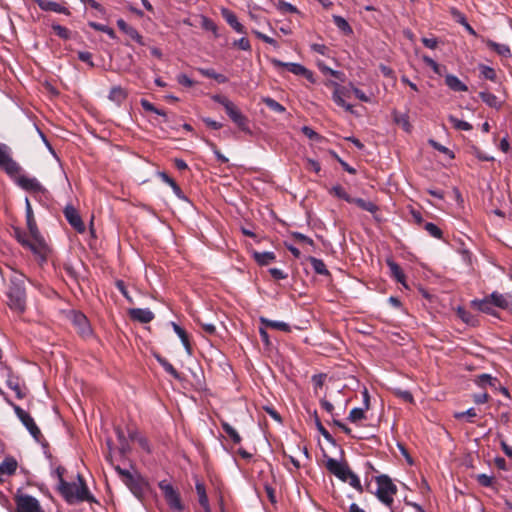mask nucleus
Returning <instances> with one entry per match:
<instances>
[{"label": "nucleus", "instance_id": "f03ea898", "mask_svg": "<svg viewBox=\"0 0 512 512\" xmlns=\"http://www.w3.org/2000/svg\"><path fill=\"white\" fill-rule=\"evenodd\" d=\"M10 284L6 296L8 298L9 308L18 313L22 314L26 310V289H25V275L22 273L14 274L9 279Z\"/></svg>", "mask_w": 512, "mask_h": 512}, {"label": "nucleus", "instance_id": "9d476101", "mask_svg": "<svg viewBox=\"0 0 512 512\" xmlns=\"http://www.w3.org/2000/svg\"><path fill=\"white\" fill-rule=\"evenodd\" d=\"M270 62L276 68L284 67L289 72L293 73L294 75L303 76L304 78H306L311 83L315 82V78H314L313 72L311 70L307 69L302 64L291 63V62H283V61H281L279 59H276V58H272L270 60Z\"/></svg>", "mask_w": 512, "mask_h": 512}, {"label": "nucleus", "instance_id": "69168bd1", "mask_svg": "<svg viewBox=\"0 0 512 512\" xmlns=\"http://www.w3.org/2000/svg\"><path fill=\"white\" fill-rule=\"evenodd\" d=\"M476 480L479 483V485L483 487H490L493 483V476H489L486 474H478L476 476Z\"/></svg>", "mask_w": 512, "mask_h": 512}, {"label": "nucleus", "instance_id": "774afa93", "mask_svg": "<svg viewBox=\"0 0 512 512\" xmlns=\"http://www.w3.org/2000/svg\"><path fill=\"white\" fill-rule=\"evenodd\" d=\"M233 46L238 47L239 49L244 50V51L251 50L250 41L246 37H242L238 40H235L233 43Z\"/></svg>", "mask_w": 512, "mask_h": 512}, {"label": "nucleus", "instance_id": "338daca9", "mask_svg": "<svg viewBox=\"0 0 512 512\" xmlns=\"http://www.w3.org/2000/svg\"><path fill=\"white\" fill-rule=\"evenodd\" d=\"M394 393L397 397L401 398L405 402L414 403V398L410 391L396 389Z\"/></svg>", "mask_w": 512, "mask_h": 512}, {"label": "nucleus", "instance_id": "09e8293b", "mask_svg": "<svg viewBox=\"0 0 512 512\" xmlns=\"http://www.w3.org/2000/svg\"><path fill=\"white\" fill-rule=\"evenodd\" d=\"M448 120L453 125V127L457 130L470 131L473 128L470 123L460 120L453 115H450L448 117Z\"/></svg>", "mask_w": 512, "mask_h": 512}, {"label": "nucleus", "instance_id": "c756f323", "mask_svg": "<svg viewBox=\"0 0 512 512\" xmlns=\"http://www.w3.org/2000/svg\"><path fill=\"white\" fill-rule=\"evenodd\" d=\"M195 489L198 495L199 504L203 507L205 512H211L209 499L206 494L205 485L203 482L197 481L195 484Z\"/></svg>", "mask_w": 512, "mask_h": 512}, {"label": "nucleus", "instance_id": "c9c22d12", "mask_svg": "<svg viewBox=\"0 0 512 512\" xmlns=\"http://www.w3.org/2000/svg\"><path fill=\"white\" fill-rule=\"evenodd\" d=\"M157 362L163 367L165 372H167L169 375H171L176 380H181L182 377L180 373L174 368V366L164 357L160 355H156Z\"/></svg>", "mask_w": 512, "mask_h": 512}, {"label": "nucleus", "instance_id": "2f4dec72", "mask_svg": "<svg viewBox=\"0 0 512 512\" xmlns=\"http://www.w3.org/2000/svg\"><path fill=\"white\" fill-rule=\"evenodd\" d=\"M476 383L483 388L490 386L493 389H497V386H500V381L498 378L493 377L487 373L478 375L476 378Z\"/></svg>", "mask_w": 512, "mask_h": 512}, {"label": "nucleus", "instance_id": "0eeeda50", "mask_svg": "<svg viewBox=\"0 0 512 512\" xmlns=\"http://www.w3.org/2000/svg\"><path fill=\"white\" fill-rule=\"evenodd\" d=\"M158 486L172 512H183L184 506L179 492L167 480L160 481Z\"/></svg>", "mask_w": 512, "mask_h": 512}, {"label": "nucleus", "instance_id": "e433bc0d", "mask_svg": "<svg viewBox=\"0 0 512 512\" xmlns=\"http://www.w3.org/2000/svg\"><path fill=\"white\" fill-rule=\"evenodd\" d=\"M490 300L493 302V305L495 307L501 308V309H507L509 307V299L510 297L498 292H493L488 296Z\"/></svg>", "mask_w": 512, "mask_h": 512}, {"label": "nucleus", "instance_id": "39448f33", "mask_svg": "<svg viewBox=\"0 0 512 512\" xmlns=\"http://www.w3.org/2000/svg\"><path fill=\"white\" fill-rule=\"evenodd\" d=\"M375 482L377 484V490L375 492L376 497L382 504L393 510V497L398 492L397 486L393 483L392 479L386 474L376 476Z\"/></svg>", "mask_w": 512, "mask_h": 512}, {"label": "nucleus", "instance_id": "e2e57ef3", "mask_svg": "<svg viewBox=\"0 0 512 512\" xmlns=\"http://www.w3.org/2000/svg\"><path fill=\"white\" fill-rule=\"evenodd\" d=\"M115 286L119 290V292L126 298V300L129 303H133V299L130 296V294H129L128 290H127L126 284H125V282L123 280H120V279L116 280Z\"/></svg>", "mask_w": 512, "mask_h": 512}, {"label": "nucleus", "instance_id": "20e7f679", "mask_svg": "<svg viewBox=\"0 0 512 512\" xmlns=\"http://www.w3.org/2000/svg\"><path fill=\"white\" fill-rule=\"evenodd\" d=\"M115 471L120 476L122 482L129 488L131 493L138 499H142L149 487L148 482L139 473H131L127 469L120 466L114 467Z\"/></svg>", "mask_w": 512, "mask_h": 512}, {"label": "nucleus", "instance_id": "4468645a", "mask_svg": "<svg viewBox=\"0 0 512 512\" xmlns=\"http://www.w3.org/2000/svg\"><path fill=\"white\" fill-rule=\"evenodd\" d=\"M326 468L340 480L344 482L348 481L351 470L346 463H341L334 458H328L326 461Z\"/></svg>", "mask_w": 512, "mask_h": 512}, {"label": "nucleus", "instance_id": "bb28decb", "mask_svg": "<svg viewBox=\"0 0 512 512\" xmlns=\"http://www.w3.org/2000/svg\"><path fill=\"white\" fill-rule=\"evenodd\" d=\"M445 84L455 92H466L468 87L457 76L447 74L445 76Z\"/></svg>", "mask_w": 512, "mask_h": 512}, {"label": "nucleus", "instance_id": "7ed1b4c3", "mask_svg": "<svg viewBox=\"0 0 512 512\" xmlns=\"http://www.w3.org/2000/svg\"><path fill=\"white\" fill-rule=\"evenodd\" d=\"M211 99L222 105L225 109L226 114L230 118V120L243 132L251 134V130L249 127V120L247 116H245L240 109L236 106L234 102H232L228 97L215 94L211 96Z\"/></svg>", "mask_w": 512, "mask_h": 512}, {"label": "nucleus", "instance_id": "37998d69", "mask_svg": "<svg viewBox=\"0 0 512 512\" xmlns=\"http://www.w3.org/2000/svg\"><path fill=\"white\" fill-rule=\"evenodd\" d=\"M478 69L480 72V77L492 82L497 80V74L494 68L484 64H479Z\"/></svg>", "mask_w": 512, "mask_h": 512}, {"label": "nucleus", "instance_id": "393cba45", "mask_svg": "<svg viewBox=\"0 0 512 512\" xmlns=\"http://www.w3.org/2000/svg\"><path fill=\"white\" fill-rule=\"evenodd\" d=\"M386 264L390 270L391 276L399 283L405 285L406 276L398 263L392 259H387Z\"/></svg>", "mask_w": 512, "mask_h": 512}, {"label": "nucleus", "instance_id": "052dcab7", "mask_svg": "<svg viewBox=\"0 0 512 512\" xmlns=\"http://www.w3.org/2000/svg\"><path fill=\"white\" fill-rule=\"evenodd\" d=\"M429 144H430L434 149H436L437 151H439V152H441V153H444V154L448 155V157H449V158H451V159H453V158H454V154H453V152H452L449 148H447V147L443 146L442 144L438 143L437 141H435V140H433V139H430V140H429Z\"/></svg>", "mask_w": 512, "mask_h": 512}, {"label": "nucleus", "instance_id": "8fccbe9b", "mask_svg": "<svg viewBox=\"0 0 512 512\" xmlns=\"http://www.w3.org/2000/svg\"><path fill=\"white\" fill-rule=\"evenodd\" d=\"M423 228L428 232V234L436 239H442L443 238V232L442 230L434 223L432 222H425L423 225Z\"/></svg>", "mask_w": 512, "mask_h": 512}, {"label": "nucleus", "instance_id": "c85d7f7f", "mask_svg": "<svg viewBox=\"0 0 512 512\" xmlns=\"http://www.w3.org/2000/svg\"><path fill=\"white\" fill-rule=\"evenodd\" d=\"M171 326H172L174 332L180 338V340H181V342H182L186 352L189 355H191L192 354V346H191V343H190L189 336H188L187 332L180 325H178L175 322H171Z\"/></svg>", "mask_w": 512, "mask_h": 512}, {"label": "nucleus", "instance_id": "49530a36", "mask_svg": "<svg viewBox=\"0 0 512 512\" xmlns=\"http://www.w3.org/2000/svg\"><path fill=\"white\" fill-rule=\"evenodd\" d=\"M140 103H141L142 108L145 111L153 112L157 115H160L164 118L165 122L167 121V114L164 110L158 109L154 104H152L151 102H149L146 99H141Z\"/></svg>", "mask_w": 512, "mask_h": 512}, {"label": "nucleus", "instance_id": "f257e3e1", "mask_svg": "<svg viewBox=\"0 0 512 512\" xmlns=\"http://www.w3.org/2000/svg\"><path fill=\"white\" fill-rule=\"evenodd\" d=\"M78 483L63 481L62 486L58 488L59 493L68 504L79 502L98 503L96 498L90 493L82 475H77Z\"/></svg>", "mask_w": 512, "mask_h": 512}, {"label": "nucleus", "instance_id": "58836bf2", "mask_svg": "<svg viewBox=\"0 0 512 512\" xmlns=\"http://www.w3.org/2000/svg\"><path fill=\"white\" fill-rule=\"evenodd\" d=\"M260 322L265 327L273 328V329L280 330V331H283V332H290L291 331V328H290L289 324H287L285 322H282V321H274V320L267 319L265 317H261L260 318Z\"/></svg>", "mask_w": 512, "mask_h": 512}, {"label": "nucleus", "instance_id": "f3484780", "mask_svg": "<svg viewBox=\"0 0 512 512\" xmlns=\"http://www.w3.org/2000/svg\"><path fill=\"white\" fill-rule=\"evenodd\" d=\"M128 315L133 321L139 323H149L154 319V313L148 308H131L128 310Z\"/></svg>", "mask_w": 512, "mask_h": 512}, {"label": "nucleus", "instance_id": "f704fd0d", "mask_svg": "<svg viewBox=\"0 0 512 512\" xmlns=\"http://www.w3.org/2000/svg\"><path fill=\"white\" fill-rule=\"evenodd\" d=\"M456 314L467 325L473 327L478 325L479 321L477 317L474 316L471 312L467 311L465 308L459 306L456 310Z\"/></svg>", "mask_w": 512, "mask_h": 512}, {"label": "nucleus", "instance_id": "7c9ffc66", "mask_svg": "<svg viewBox=\"0 0 512 512\" xmlns=\"http://www.w3.org/2000/svg\"><path fill=\"white\" fill-rule=\"evenodd\" d=\"M74 323L78 326L79 333L82 336H89L92 334V330L90 328L88 319L84 314H82V313L76 314L74 317Z\"/></svg>", "mask_w": 512, "mask_h": 512}, {"label": "nucleus", "instance_id": "b1692460", "mask_svg": "<svg viewBox=\"0 0 512 512\" xmlns=\"http://www.w3.org/2000/svg\"><path fill=\"white\" fill-rule=\"evenodd\" d=\"M488 48L496 52L498 55L509 58L512 56L511 49L506 44H500L493 40L487 39L483 40Z\"/></svg>", "mask_w": 512, "mask_h": 512}, {"label": "nucleus", "instance_id": "a878e982", "mask_svg": "<svg viewBox=\"0 0 512 512\" xmlns=\"http://www.w3.org/2000/svg\"><path fill=\"white\" fill-rule=\"evenodd\" d=\"M25 213H26V222L27 228L30 234H38L39 230L37 228L36 221L34 219L33 210L28 198L25 199Z\"/></svg>", "mask_w": 512, "mask_h": 512}, {"label": "nucleus", "instance_id": "864d4df0", "mask_svg": "<svg viewBox=\"0 0 512 512\" xmlns=\"http://www.w3.org/2000/svg\"><path fill=\"white\" fill-rule=\"evenodd\" d=\"M89 26L92 27L96 31H101L103 33H106L111 39L116 38L115 31L107 25L96 23V22H89Z\"/></svg>", "mask_w": 512, "mask_h": 512}, {"label": "nucleus", "instance_id": "de8ad7c7", "mask_svg": "<svg viewBox=\"0 0 512 512\" xmlns=\"http://www.w3.org/2000/svg\"><path fill=\"white\" fill-rule=\"evenodd\" d=\"M262 102L272 111L276 113H284L286 111L285 107L280 104L278 101L271 97H265L262 99Z\"/></svg>", "mask_w": 512, "mask_h": 512}, {"label": "nucleus", "instance_id": "1a4fd4ad", "mask_svg": "<svg viewBox=\"0 0 512 512\" xmlns=\"http://www.w3.org/2000/svg\"><path fill=\"white\" fill-rule=\"evenodd\" d=\"M0 168L9 176L16 177L21 166L10 156V149L6 144L0 143Z\"/></svg>", "mask_w": 512, "mask_h": 512}, {"label": "nucleus", "instance_id": "dca6fc26", "mask_svg": "<svg viewBox=\"0 0 512 512\" xmlns=\"http://www.w3.org/2000/svg\"><path fill=\"white\" fill-rule=\"evenodd\" d=\"M64 216L67 222L78 232H85V225L82 221L81 216L78 211L71 205H68L64 209Z\"/></svg>", "mask_w": 512, "mask_h": 512}, {"label": "nucleus", "instance_id": "72a5a7b5", "mask_svg": "<svg viewBox=\"0 0 512 512\" xmlns=\"http://www.w3.org/2000/svg\"><path fill=\"white\" fill-rule=\"evenodd\" d=\"M479 97L491 108L500 109L502 107V103L499 101L498 97L488 91L479 92Z\"/></svg>", "mask_w": 512, "mask_h": 512}, {"label": "nucleus", "instance_id": "a19ab883", "mask_svg": "<svg viewBox=\"0 0 512 512\" xmlns=\"http://www.w3.org/2000/svg\"><path fill=\"white\" fill-rule=\"evenodd\" d=\"M393 120L396 124L400 125L404 131H411V124L409 122V115L407 113H399L397 111L392 112Z\"/></svg>", "mask_w": 512, "mask_h": 512}, {"label": "nucleus", "instance_id": "79ce46f5", "mask_svg": "<svg viewBox=\"0 0 512 512\" xmlns=\"http://www.w3.org/2000/svg\"><path fill=\"white\" fill-rule=\"evenodd\" d=\"M221 427L234 444L241 443L242 438L240 434L228 422L221 421Z\"/></svg>", "mask_w": 512, "mask_h": 512}, {"label": "nucleus", "instance_id": "a211bd4d", "mask_svg": "<svg viewBox=\"0 0 512 512\" xmlns=\"http://www.w3.org/2000/svg\"><path fill=\"white\" fill-rule=\"evenodd\" d=\"M34 2L43 11H51L59 14L70 15V11L67 7L60 5L59 3L52 0H34Z\"/></svg>", "mask_w": 512, "mask_h": 512}, {"label": "nucleus", "instance_id": "13d9d810", "mask_svg": "<svg viewBox=\"0 0 512 512\" xmlns=\"http://www.w3.org/2000/svg\"><path fill=\"white\" fill-rule=\"evenodd\" d=\"M63 269L66 274L70 277V279L76 283L80 280V274L77 269L71 263H65L63 265Z\"/></svg>", "mask_w": 512, "mask_h": 512}, {"label": "nucleus", "instance_id": "473e14b6", "mask_svg": "<svg viewBox=\"0 0 512 512\" xmlns=\"http://www.w3.org/2000/svg\"><path fill=\"white\" fill-rule=\"evenodd\" d=\"M159 177L162 179L163 182H165L166 184L169 185V187L172 188L174 194L179 198V199H186L182 189L180 188V186L176 183V181L171 178L167 173L165 172H159Z\"/></svg>", "mask_w": 512, "mask_h": 512}, {"label": "nucleus", "instance_id": "f8f14e48", "mask_svg": "<svg viewBox=\"0 0 512 512\" xmlns=\"http://www.w3.org/2000/svg\"><path fill=\"white\" fill-rule=\"evenodd\" d=\"M31 239L23 242V247L31 250L35 255H37L41 261H45L47 255L49 253V248L41 236L40 232L38 234H30Z\"/></svg>", "mask_w": 512, "mask_h": 512}, {"label": "nucleus", "instance_id": "ea45409f", "mask_svg": "<svg viewBox=\"0 0 512 512\" xmlns=\"http://www.w3.org/2000/svg\"><path fill=\"white\" fill-rule=\"evenodd\" d=\"M350 203H353V204L357 205L359 208H361L362 210L368 211L372 214L377 213L379 210V207L375 203H373L371 201H366L362 198H354L353 197Z\"/></svg>", "mask_w": 512, "mask_h": 512}, {"label": "nucleus", "instance_id": "bf43d9fd", "mask_svg": "<svg viewBox=\"0 0 512 512\" xmlns=\"http://www.w3.org/2000/svg\"><path fill=\"white\" fill-rule=\"evenodd\" d=\"M277 9L282 13H298V9L294 5L284 0H279Z\"/></svg>", "mask_w": 512, "mask_h": 512}, {"label": "nucleus", "instance_id": "9b49d317", "mask_svg": "<svg viewBox=\"0 0 512 512\" xmlns=\"http://www.w3.org/2000/svg\"><path fill=\"white\" fill-rule=\"evenodd\" d=\"M16 511L15 512H43L39 501L28 494L15 495Z\"/></svg>", "mask_w": 512, "mask_h": 512}, {"label": "nucleus", "instance_id": "423d86ee", "mask_svg": "<svg viewBox=\"0 0 512 512\" xmlns=\"http://www.w3.org/2000/svg\"><path fill=\"white\" fill-rule=\"evenodd\" d=\"M0 375L1 377L5 378L7 387L15 392V395L18 399H23L26 397L25 384L21 383L20 376L15 374L10 366L1 363Z\"/></svg>", "mask_w": 512, "mask_h": 512}, {"label": "nucleus", "instance_id": "3c124183", "mask_svg": "<svg viewBox=\"0 0 512 512\" xmlns=\"http://www.w3.org/2000/svg\"><path fill=\"white\" fill-rule=\"evenodd\" d=\"M115 432L119 441L120 452L124 455L129 451V443L120 427L115 428Z\"/></svg>", "mask_w": 512, "mask_h": 512}, {"label": "nucleus", "instance_id": "ddd939ff", "mask_svg": "<svg viewBox=\"0 0 512 512\" xmlns=\"http://www.w3.org/2000/svg\"><path fill=\"white\" fill-rule=\"evenodd\" d=\"M334 90L332 93V100L337 104L339 107H342L345 109V111L355 114L354 107L352 104L347 103V99L351 97V91L346 86H342L336 82L332 83Z\"/></svg>", "mask_w": 512, "mask_h": 512}, {"label": "nucleus", "instance_id": "6e6552de", "mask_svg": "<svg viewBox=\"0 0 512 512\" xmlns=\"http://www.w3.org/2000/svg\"><path fill=\"white\" fill-rule=\"evenodd\" d=\"M8 404L13 408L15 414L21 421V423L26 427V429L29 431L31 436L37 441L40 442L42 438V433L38 426L36 425L34 419L31 417V415L23 410L20 406L16 405L12 401H8Z\"/></svg>", "mask_w": 512, "mask_h": 512}, {"label": "nucleus", "instance_id": "0e129e2a", "mask_svg": "<svg viewBox=\"0 0 512 512\" xmlns=\"http://www.w3.org/2000/svg\"><path fill=\"white\" fill-rule=\"evenodd\" d=\"M302 133L310 140L320 141L321 136L309 126H303L301 128Z\"/></svg>", "mask_w": 512, "mask_h": 512}, {"label": "nucleus", "instance_id": "2eb2a0df", "mask_svg": "<svg viewBox=\"0 0 512 512\" xmlns=\"http://www.w3.org/2000/svg\"><path fill=\"white\" fill-rule=\"evenodd\" d=\"M12 178L15 179L16 183L25 191L34 193H40L44 191L43 186L36 178H29L27 176L21 175V172L16 175V177Z\"/></svg>", "mask_w": 512, "mask_h": 512}, {"label": "nucleus", "instance_id": "680f3d73", "mask_svg": "<svg viewBox=\"0 0 512 512\" xmlns=\"http://www.w3.org/2000/svg\"><path fill=\"white\" fill-rule=\"evenodd\" d=\"M207 145L211 148V150L213 151V153L215 154L218 162H220L221 164H226L228 163V158L226 156H224L220 150L217 148L216 144H214L213 142L211 141H206Z\"/></svg>", "mask_w": 512, "mask_h": 512}, {"label": "nucleus", "instance_id": "5fc2aeb1", "mask_svg": "<svg viewBox=\"0 0 512 512\" xmlns=\"http://www.w3.org/2000/svg\"><path fill=\"white\" fill-rule=\"evenodd\" d=\"M365 410L364 408H353L348 416V420L352 423H356L360 420H363L366 418L365 416Z\"/></svg>", "mask_w": 512, "mask_h": 512}, {"label": "nucleus", "instance_id": "6ab92c4d", "mask_svg": "<svg viewBox=\"0 0 512 512\" xmlns=\"http://www.w3.org/2000/svg\"><path fill=\"white\" fill-rule=\"evenodd\" d=\"M471 305L480 312L498 317V313L494 309L495 306L489 297H485L484 299H474L471 301Z\"/></svg>", "mask_w": 512, "mask_h": 512}, {"label": "nucleus", "instance_id": "603ef678", "mask_svg": "<svg viewBox=\"0 0 512 512\" xmlns=\"http://www.w3.org/2000/svg\"><path fill=\"white\" fill-rule=\"evenodd\" d=\"M330 193L342 200H345L348 203H350L353 198L346 192V190L341 185L333 186L330 190Z\"/></svg>", "mask_w": 512, "mask_h": 512}, {"label": "nucleus", "instance_id": "c03bdc74", "mask_svg": "<svg viewBox=\"0 0 512 512\" xmlns=\"http://www.w3.org/2000/svg\"><path fill=\"white\" fill-rule=\"evenodd\" d=\"M333 22L336 25V27L339 30H341L344 34L349 35L353 33L350 24L342 16L334 15Z\"/></svg>", "mask_w": 512, "mask_h": 512}, {"label": "nucleus", "instance_id": "a18cd8bd", "mask_svg": "<svg viewBox=\"0 0 512 512\" xmlns=\"http://www.w3.org/2000/svg\"><path fill=\"white\" fill-rule=\"evenodd\" d=\"M314 418H315V425L319 433L325 438L326 441H328L331 444H335V439L333 436L328 432V430L322 425L317 412H314Z\"/></svg>", "mask_w": 512, "mask_h": 512}, {"label": "nucleus", "instance_id": "cd10ccee", "mask_svg": "<svg viewBox=\"0 0 512 512\" xmlns=\"http://www.w3.org/2000/svg\"><path fill=\"white\" fill-rule=\"evenodd\" d=\"M252 256H253V259L256 261V263L260 266L269 265L270 263L274 262L276 259L275 253L271 252V251H264V252L253 251Z\"/></svg>", "mask_w": 512, "mask_h": 512}, {"label": "nucleus", "instance_id": "412c9836", "mask_svg": "<svg viewBox=\"0 0 512 512\" xmlns=\"http://www.w3.org/2000/svg\"><path fill=\"white\" fill-rule=\"evenodd\" d=\"M117 26L118 28L124 32L127 36H129L132 40L136 41L140 45H145L143 41V37L140 35V33L132 26L127 24L125 20L118 19L117 20Z\"/></svg>", "mask_w": 512, "mask_h": 512}, {"label": "nucleus", "instance_id": "5701e85b", "mask_svg": "<svg viewBox=\"0 0 512 512\" xmlns=\"http://www.w3.org/2000/svg\"><path fill=\"white\" fill-rule=\"evenodd\" d=\"M128 97V92L126 89L121 86H113L110 89L108 98L110 101L114 102L117 106L122 105Z\"/></svg>", "mask_w": 512, "mask_h": 512}, {"label": "nucleus", "instance_id": "4be33fe9", "mask_svg": "<svg viewBox=\"0 0 512 512\" xmlns=\"http://www.w3.org/2000/svg\"><path fill=\"white\" fill-rule=\"evenodd\" d=\"M222 16L237 33L246 34L245 27L238 21L234 12L224 8L222 9Z\"/></svg>", "mask_w": 512, "mask_h": 512}, {"label": "nucleus", "instance_id": "aec40b11", "mask_svg": "<svg viewBox=\"0 0 512 512\" xmlns=\"http://www.w3.org/2000/svg\"><path fill=\"white\" fill-rule=\"evenodd\" d=\"M17 467L18 463L14 457H5L4 460L0 463V482L3 481V477L5 475L11 476L15 474Z\"/></svg>", "mask_w": 512, "mask_h": 512}, {"label": "nucleus", "instance_id": "6e6d98bb", "mask_svg": "<svg viewBox=\"0 0 512 512\" xmlns=\"http://www.w3.org/2000/svg\"><path fill=\"white\" fill-rule=\"evenodd\" d=\"M477 416V412H476V409L475 408H469L468 410L466 411H463V412H456L454 414V417L456 419H463V418H466V421L469 422V423H474V420L473 418Z\"/></svg>", "mask_w": 512, "mask_h": 512}, {"label": "nucleus", "instance_id": "4d7b16f0", "mask_svg": "<svg viewBox=\"0 0 512 512\" xmlns=\"http://www.w3.org/2000/svg\"><path fill=\"white\" fill-rule=\"evenodd\" d=\"M52 30L61 39L68 40L71 37V31L60 24H53Z\"/></svg>", "mask_w": 512, "mask_h": 512}, {"label": "nucleus", "instance_id": "4c0bfd02", "mask_svg": "<svg viewBox=\"0 0 512 512\" xmlns=\"http://www.w3.org/2000/svg\"><path fill=\"white\" fill-rule=\"evenodd\" d=\"M307 260L312 265L313 270L315 271L316 274L324 275V276H330L331 275L329 270L327 269L325 263L323 262V260L318 259V258L313 257V256H309L307 258Z\"/></svg>", "mask_w": 512, "mask_h": 512}]
</instances>
